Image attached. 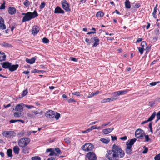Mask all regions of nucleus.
I'll return each mask as SVG.
<instances>
[{
	"instance_id": "obj_1",
	"label": "nucleus",
	"mask_w": 160,
	"mask_h": 160,
	"mask_svg": "<svg viewBox=\"0 0 160 160\" xmlns=\"http://www.w3.org/2000/svg\"><path fill=\"white\" fill-rule=\"evenodd\" d=\"M124 155V152L121 147L114 144L112 147V149L107 151L106 157L109 160H119L120 158L123 157Z\"/></svg>"
},
{
	"instance_id": "obj_2",
	"label": "nucleus",
	"mask_w": 160,
	"mask_h": 160,
	"mask_svg": "<svg viewBox=\"0 0 160 160\" xmlns=\"http://www.w3.org/2000/svg\"><path fill=\"white\" fill-rule=\"evenodd\" d=\"M136 138H134L133 139H131L129 142H126L127 147L125 149V151L127 154L129 155L132 154V147L136 141Z\"/></svg>"
},
{
	"instance_id": "obj_3",
	"label": "nucleus",
	"mask_w": 160,
	"mask_h": 160,
	"mask_svg": "<svg viewBox=\"0 0 160 160\" xmlns=\"http://www.w3.org/2000/svg\"><path fill=\"white\" fill-rule=\"evenodd\" d=\"M38 15V14L35 10L33 12H28L27 13L26 16L23 17L22 22H24L29 21L32 19L36 17Z\"/></svg>"
},
{
	"instance_id": "obj_4",
	"label": "nucleus",
	"mask_w": 160,
	"mask_h": 160,
	"mask_svg": "<svg viewBox=\"0 0 160 160\" xmlns=\"http://www.w3.org/2000/svg\"><path fill=\"white\" fill-rule=\"evenodd\" d=\"M30 141V139L28 138H22L18 141V145L21 147L26 146Z\"/></svg>"
},
{
	"instance_id": "obj_5",
	"label": "nucleus",
	"mask_w": 160,
	"mask_h": 160,
	"mask_svg": "<svg viewBox=\"0 0 160 160\" xmlns=\"http://www.w3.org/2000/svg\"><path fill=\"white\" fill-rule=\"evenodd\" d=\"M94 148V146L90 143H87L82 146V149L85 152L92 151Z\"/></svg>"
},
{
	"instance_id": "obj_6",
	"label": "nucleus",
	"mask_w": 160,
	"mask_h": 160,
	"mask_svg": "<svg viewBox=\"0 0 160 160\" xmlns=\"http://www.w3.org/2000/svg\"><path fill=\"white\" fill-rule=\"evenodd\" d=\"M86 157L89 160H96L97 156L95 153L93 152H89L86 155Z\"/></svg>"
},
{
	"instance_id": "obj_7",
	"label": "nucleus",
	"mask_w": 160,
	"mask_h": 160,
	"mask_svg": "<svg viewBox=\"0 0 160 160\" xmlns=\"http://www.w3.org/2000/svg\"><path fill=\"white\" fill-rule=\"evenodd\" d=\"M142 132H144V131L141 129H137L135 132L136 137L138 138L142 139L143 137Z\"/></svg>"
},
{
	"instance_id": "obj_8",
	"label": "nucleus",
	"mask_w": 160,
	"mask_h": 160,
	"mask_svg": "<svg viewBox=\"0 0 160 160\" xmlns=\"http://www.w3.org/2000/svg\"><path fill=\"white\" fill-rule=\"evenodd\" d=\"M62 5L63 9L67 12H69L71 9L69 8V5L66 0H63L62 3Z\"/></svg>"
},
{
	"instance_id": "obj_9",
	"label": "nucleus",
	"mask_w": 160,
	"mask_h": 160,
	"mask_svg": "<svg viewBox=\"0 0 160 160\" xmlns=\"http://www.w3.org/2000/svg\"><path fill=\"white\" fill-rule=\"evenodd\" d=\"M128 92L127 90H123V91H118L117 92H114L112 93V95L115 96V97H116L118 98V99L119 98L118 96L121 95H124L126 94Z\"/></svg>"
},
{
	"instance_id": "obj_10",
	"label": "nucleus",
	"mask_w": 160,
	"mask_h": 160,
	"mask_svg": "<svg viewBox=\"0 0 160 160\" xmlns=\"http://www.w3.org/2000/svg\"><path fill=\"white\" fill-rule=\"evenodd\" d=\"M45 114L47 118H51L54 117L55 113L53 111L49 110L45 113Z\"/></svg>"
},
{
	"instance_id": "obj_11",
	"label": "nucleus",
	"mask_w": 160,
	"mask_h": 160,
	"mask_svg": "<svg viewBox=\"0 0 160 160\" xmlns=\"http://www.w3.org/2000/svg\"><path fill=\"white\" fill-rule=\"evenodd\" d=\"M118 99V97H115V96H114V97H111L110 98H107L103 99L101 100V102L102 103H106L107 102L115 100Z\"/></svg>"
},
{
	"instance_id": "obj_12",
	"label": "nucleus",
	"mask_w": 160,
	"mask_h": 160,
	"mask_svg": "<svg viewBox=\"0 0 160 160\" xmlns=\"http://www.w3.org/2000/svg\"><path fill=\"white\" fill-rule=\"evenodd\" d=\"M14 133V132L12 131H4L2 132V135L3 136L6 137H11V136H13V135Z\"/></svg>"
},
{
	"instance_id": "obj_13",
	"label": "nucleus",
	"mask_w": 160,
	"mask_h": 160,
	"mask_svg": "<svg viewBox=\"0 0 160 160\" xmlns=\"http://www.w3.org/2000/svg\"><path fill=\"white\" fill-rule=\"evenodd\" d=\"M39 30V28L38 26H33L32 29V34L34 35H35L38 32Z\"/></svg>"
},
{
	"instance_id": "obj_14",
	"label": "nucleus",
	"mask_w": 160,
	"mask_h": 160,
	"mask_svg": "<svg viewBox=\"0 0 160 160\" xmlns=\"http://www.w3.org/2000/svg\"><path fill=\"white\" fill-rule=\"evenodd\" d=\"M2 65V67L5 69L8 68L9 69L10 65L12 64V63L8 62H5L1 63Z\"/></svg>"
},
{
	"instance_id": "obj_15",
	"label": "nucleus",
	"mask_w": 160,
	"mask_h": 160,
	"mask_svg": "<svg viewBox=\"0 0 160 160\" xmlns=\"http://www.w3.org/2000/svg\"><path fill=\"white\" fill-rule=\"evenodd\" d=\"M8 12L11 15L14 14L16 12L15 8L13 7H10L8 8Z\"/></svg>"
},
{
	"instance_id": "obj_16",
	"label": "nucleus",
	"mask_w": 160,
	"mask_h": 160,
	"mask_svg": "<svg viewBox=\"0 0 160 160\" xmlns=\"http://www.w3.org/2000/svg\"><path fill=\"white\" fill-rule=\"evenodd\" d=\"M6 28V26L4 24V20L2 17H0V29L4 30Z\"/></svg>"
},
{
	"instance_id": "obj_17",
	"label": "nucleus",
	"mask_w": 160,
	"mask_h": 160,
	"mask_svg": "<svg viewBox=\"0 0 160 160\" xmlns=\"http://www.w3.org/2000/svg\"><path fill=\"white\" fill-rule=\"evenodd\" d=\"M64 12V11L59 6H57L56 8L54 11L55 13L63 14Z\"/></svg>"
},
{
	"instance_id": "obj_18",
	"label": "nucleus",
	"mask_w": 160,
	"mask_h": 160,
	"mask_svg": "<svg viewBox=\"0 0 160 160\" xmlns=\"http://www.w3.org/2000/svg\"><path fill=\"white\" fill-rule=\"evenodd\" d=\"M19 65L18 64L12 65V64L10 65L9 68V70L11 72H13L17 69L18 68Z\"/></svg>"
},
{
	"instance_id": "obj_19",
	"label": "nucleus",
	"mask_w": 160,
	"mask_h": 160,
	"mask_svg": "<svg viewBox=\"0 0 160 160\" xmlns=\"http://www.w3.org/2000/svg\"><path fill=\"white\" fill-rule=\"evenodd\" d=\"M156 112H153L152 114L150 116V117L148 118V119L147 120L144 121V122H145V123H146L149 122L151 121L152 120H153L154 119L156 116Z\"/></svg>"
},
{
	"instance_id": "obj_20",
	"label": "nucleus",
	"mask_w": 160,
	"mask_h": 160,
	"mask_svg": "<svg viewBox=\"0 0 160 160\" xmlns=\"http://www.w3.org/2000/svg\"><path fill=\"white\" fill-rule=\"evenodd\" d=\"M114 130V128H110L107 129H105L103 130L102 132L104 134H108Z\"/></svg>"
},
{
	"instance_id": "obj_21",
	"label": "nucleus",
	"mask_w": 160,
	"mask_h": 160,
	"mask_svg": "<svg viewBox=\"0 0 160 160\" xmlns=\"http://www.w3.org/2000/svg\"><path fill=\"white\" fill-rule=\"evenodd\" d=\"M15 109L16 111L21 112L23 110V107L20 104H18L16 106Z\"/></svg>"
},
{
	"instance_id": "obj_22",
	"label": "nucleus",
	"mask_w": 160,
	"mask_h": 160,
	"mask_svg": "<svg viewBox=\"0 0 160 160\" xmlns=\"http://www.w3.org/2000/svg\"><path fill=\"white\" fill-rule=\"evenodd\" d=\"M22 148V152L23 153L25 154L28 153H29V151L30 149L29 147L26 146Z\"/></svg>"
},
{
	"instance_id": "obj_23",
	"label": "nucleus",
	"mask_w": 160,
	"mask_h": 160,
	"mask_svg": "<svg viewBox=\"0 0 160 160\" xmlns=\"http://www.w3.org/2000/svg\"><path fill=\"white\" fill-rule=\"evenodd\" d=\"M35 60L36 58L35 57H32L31 59L26 58L25 61L27 63L32 64L35 62Z\"/></svg>"
},
{
	"instance_id": "obj_24",
	"label": "nucleus",
	"mask_w": 160,
	"mask_h": 160,
	"mask_svg": "<svg viewBox=\"0 0 160 160\" xmlns=\"http://www.w3.org/2000/svg\"><path fill=\"white\" fill-rule=\"evenodd\" d=\"M0 45L5 48H9L12 46L11 45L5 42H3L0 44Z\"/></svg>"
},
{
	"instance_id": "obj_25",
	"label": "nucleus",
	"mask_w": 160,
	"mask_h": 160,
	"mask_svg": "<svg viewBox=\"0 0 160 160\" xmlns=\"http://www.w3.org/2000/svg\"><path fill=\"white\" fill-rule=\"evenodd\" d=\"M19 148L18 146H15L13 148V152L16 154H19Z\"/></svg>"
},
{
	"instance_id": "obj_26",
	"label": "nucleus",
	"mask_w": 160,
	"mask_h": 160,
	"mask_svg": "<svg viewBox=\"0 0 160 160\" xmlns=\"http://www.w3.org/2000/svg\"><path fill=\"white\" fill-rule=\"evenodd\" d=\"M100 141L103 143L107 144H108L110 141L109 138H107V139H105L104 138H102L100 139Z\"/></svg>"
},
{
	"instance_id": "obj_27",
	"label": "nucleus",
	"mask_w": 160,
	"mask_h": 160,
	"mask_svg": "<svg viewBox=\"0 0 160 160\" xmlns=\"http://www.w3.org/2000/svg\"><path fill=\"white\" fill-rule=\"evenodd\" d=\"M125 8L128 9H130L131 8V5L129 1L126 0L125 2Z\"/></svg>"
},
{
	"instance_id": "obj_28",
	"label": "nucleus",
	"mask_w": 160,
	"mask_h": 160,
	"mask_svg": "<svg viewBox=\"0 0 160 160\" xmlns=\"http://www.w3.org/2000/svg\"><path fill=\"white\" fill-rule=\"evenodd\" d=\"M99 40L98 38L96 37V38L95 39L94 42V43L93 45L92 46L93 47H96L99 44Z\"/></svg>"
},
{
	"instance_id": "obj_29",
	"label": "nucleus",
	"mask_w": 160,
	"mask_h": 160,
	"mask_svg": "<svg viewBox=\"0 0 160 160\" xmlns=\"http://www.w3.org/2000/svg\"><path fill=\"white\" fill-rule=\"evenodd\" d=\"M157 5H156L155 7L154 8V11L152 12V15L153 18H157V16L156 15L157 10Z\"/></svg>"
},
{
	"instance_id": "obj_30",
	"label": "nucleus",
	"mask_w": 160,
	"mask_h": 160,
	"mask_svg": "<svg viewBox=\"0 0 160 160\" xmlns=\"http://www.w3.org/2000/svg\"><path fill=\"white\" fill-rule=\"evenodd\" d=\"M6 58V56L4 52H2V54H0V61L5 60Z\"/></svg>"
},
{
	"instance_id": "obj_31",
	"label": "nucleus",
	"mask_w": 160,
	"mask_h": 160,
	"mask_svg": "<svg viewBox=\"0 0 160 160\" xmlns=\"http://www.w3.org/2000/svg\"><path fill=\"white\" fill-rule=\"evenodd\" d=\"M141 46L143 48H144V47L146 46V49H147V48H148V49L147 50L148 51H149L151 48H148V47H147L146 43L145 41H142L141 43Z\"/></svg>"
},
{
	"instance_id": "obj_32",
	"label": "nucleus",
	"mask_w": 160,
	"mask_h": 160,
	"mask_svg": "<svg viewBox=\"0 0 160 160\" xmlns=\"http://www.w3.org/2000/svg\"><path fill=\"white\" fill-rule=\"evenodd\" d=\"M7 154L8 157L12 158V150L11 149H8L7 151Z\"/></svg>"
},
{
	"instance_id": "obj_33",
	"label": "nucleus",
	"mask_w": 160,
	"mask_h": 160,
	"mask_svg": "<svg viewBox=\"0 0 160 160\" xmlns=\"http://www.w3.org/2000/svg\"><path fill=\"white\" fill-rule=\"evenodd\" d=\"M99 92L98 91H97L95 92H92L91 94H89L88 96H87L88 98H91L95 95L98 94Z\"/></svg>"
},
{
	"instance_id": "obj_34",
	"label": "nucleus",
	"mask_w": 160,
	"mask_h": 160,
	"mask_svg": "<svg viewBox=\"0 0 160 160\" xmlns=\"http://www.w3.org/2000/svg\"><path fill=\"white\" fill-rule=\"evenodd\" d=\"M104 15V13L102 11L98 12L96 14V16L98 18H100L103 16Z\"/></svg>"
},
{
	"instance_id": "obj_35",
	"label": "nucleus",
	"mask_w": 160,
	"mask_h": 160,
	"mask_svg": "<svg viewBox=\"0 0 160 160\" xmlns=\"http://www.w3.org/2000/svg\"><path fill=\"white\" fill-rule=\"evenodd\" d=\"M31 4V2L28 0H25L23 2V4L26 7H28Z\"/></svg>"
},
{
	"instance_id": "obj_36",
	"label": "nucleus",
	"mask_w": 160,
	"mask_h": 160,
	"mask_svg": "<svg viewBox=\"0 0 160 160\" xmlns=\"http://www.w3.org/2000/svg\"><path fill=\"white\" fill-rule=\"evenodd\" d=\"M32 113L34 114L35 115H37L38 114H39L40 115H42V111H41L40 112H39L38 110H33Z\"/></svg>"
},
{
	"instance_id": "obj_37",
	"label": "nucleus",
	"mask_w": 160,
	"mask_h": 160,
	"mask_svg": "<svg viewBox=\"0 0 160 160\" xmlns=\"http://www.w3.org/2000/svg\"><path fill=\"white\" fill-rule=\"evenodd\" d=\"M60 114L57 112H56L54 116L55 118L57 120H58L60 117Z\"/></svg>"
},
{
	"instance_id": "obj_38",
	"label": "nucleus",
	"mask_w": 160,
	"mask_h": 160,
	"mask_svg": "<svg viewBox=\"0 0 160 160\" xmlns=\"http://www.w3.org/2000/svg\"><path fill=\"white\" fill-rule=\"evenodd\" d=\"M42 42L45 43H49V40L48 39L46 38H44L42 39Z\"/></svg>"
},
{
	"instance_id": "obj_39",
	"label": "nucleus",
	"mask_w": 160,
	"mask_h": 160,
	"mask_svg": "<svg viewBox=\"0 0 160 160\" xmlns=\"http://www.w3.org/2000/svg\"><path fill=\"white\" fill-rule=\"evenodd\" d=\"M64 140L65 142L67 144H69L71 142L70 139L68 137H67L65 138Z\"/></svg>"
},
{
	"instance_id": "obj_40",
	"label": "nucleus",
	"mask_w": 160,
	"mask_h": 160,
	"mask_svg": "<svg viewBox=\"0 0 160 160\" xmlns=\"http://www.w3.org/2000/svg\"><path fill=\"white\" fill-rule=\"evenodd\" d=\"M45 71L42 70H37L36 69H34L32 71V72L33 73H36V72H45Z\"/></svg>"
},
{
	"instance_id": "obj_41",
	"label": "nucleus",
	"mask_w": 160,
	"mask_h": 160,
	"mask_svg": "<svg viewBox=\"0 0 160 160\" xmlns=\"http://www.w3.org/2000/svg\"><path fill=\"white\" fill-rule=\"evenodd\" d=\"M13 115L14 117L18 118L20 117L21 113L20 112H15Z\"/></svg>"
},
{
	"instance_id": "obj_42",
	"label": "nucleus",
	"mask_w": 160,
	"mask_h": 160,
	"mask_svg": "<svg viewBox=\"0 0 160 160\" xmlns=\"http://www.w3.org/2000/svg\"><path fill=\"white\" fill-rule=\"evenodd\" d=\"M144 136L145 138V139L144 141L145 142H149L151 141V139L149 138L148 135H144Z\"/></svg>"
},
{
	"instance_id": "obj_43",
	"label": "nucleus",
	"mask_w": 160,
	"mask_h": 160,
	"mask_svg": "<svg viewBox=\"0 0 160 160\" xmlns=\"http://www.w3.org/2000/svg\"><path fill=\"white\" fill-rule=\"evenodd\" d=\"M32 160H41V158L39 156H35L32 158Z\"/></svg>"
},
{
	"instance_id": "obj_44",
	"label": "nucleus",
	"mask_w": 160,
	"mask_h": 160,
	"mask_svg": "<svg viewBox=\"0 0 160 160\" xmlns=\"http://www.w3.org/2000/svg\"><path fill=\"white\" fill-rule=\"evenodd\" d=\"M23 106L24 107H26L28 109H31V108H34V107L32 105H26V104H23Z\"/></svg>"
},
{
	"instance_id": "obj_45",
	"label": "nucleus",
	"mask_w": 160,
	"mask_h": 160,
	"mask_svg": "<svg viewBox=\"0 0 160 160\" xmlns=\"http://www.w3.org/2000/svg\"><path fill=\"white\" fill-rule=\"evenodd\" d=\"M138 49L139 51V52L141 54H142L143 53V50H145L144 48H140L138 47Z\"/></svg>"
},
{
	"instance_id": "obj_46",
	"label": "nucleus",
	"mask_w": 160,
	"mask_h": 160,
	"mask_svg": "<svg viewBox=\"0 0 160 160\" xmlns=\"http://www.w3.org/2000/svg\"><path fill=\"white\" fill-rule=\"evenodd\" d=\"M45 4H46L44 2H42L39 6L40 8L41 9H42L45 7Z\"/></svg>"
},
{
	"instance_id": "obj_47",
	"label": "nucleus",
	"mask_w": 160,
	"mask_h": 160,
	"mask_svg": "<svg viewBox=\"0 0 160 160\" xmlns=\"http://www.w3.org/2000/svg\"><path fill=\"white\" fill-rule=\"evenodd\" d=\"M28 93V89H26V90H24L23 91L22 93V96H26L27 94Z\"/></svg>"
},
{
	"instance_id": "obj_48",
	"label": "nucleus",
	"mask_w": 160,
	"mask_h": 160,
	"mask_svg": "<svg viewBox=\"0 0 160 160\" xmlns=\"http://www.w3.org/2000/svg\"><path fill=\"white\" fill-rule=\"evenodd\" d=\"M154 158L155 160H160V153L156 155Z\"/></svg>"
},
{
	"instance_id": "obj_49",
	"label": "nucleus",
	"mask_w": 160,
	"mask_h": 160,
	"mask_svg": "<svg viewBox=\"0 0 160 160\" xmlns=\"http://www.w3.org/2000/svg\"><path fill=\"white\" fill-rule=\"evenodd\" d=\"M55 151L58 154H60L61 153V151L60 149L58 148H55Z\"/></svg>"
},
{
	"instance_id": "obj_50",
	"label": "nucleus",
	"mask_w": 160,
	"mask_h": 160,
	"mask_svg": "<svg viewBox=\"0 0 160 160\" xmlns=\"http://www.w3.org/2000/svg\"><path fill=\"white\" fill-rule=\"evenodd\" d=\"M143 148L144 149L142 153L143 154H145L148 152V149L145 146L143 147Z\"/></svg>"
},
{
	"instance_id": "obj_51",
	"label": "nucleus",
	"mask_w": 160,
	"mask_h": 160,
	"mask_svg": "<svg viewBox=\"0 0 160 160\" xmlns=\"http://www.w3.org/2000/svg\"><path fill=\"white\" fill-rule=\"evenodd\" d=\"M24 132L22 131L20 132H18V135L19 137L23 136H24Z\"/></svg>"
},
{
	"instance_id": "obj_52",
	"label": "nucleus",
	"mask_w": 160,
	"mask_h": 160,
	"mask_svg": "<svg viewBox=\"0 0 160 160\" xmlns=\"http://www.w3.org/2000/svg\"><path fill=\"white\" fill-rule=\"evenodd\" d=\"M27 116L28 117L31 118H33L35 117L34 115L31 113H27Z\"/></svg>"
},
{
	"instance_id": "obj_53",
	"label": "nucleus",
	"mask_w": 160,
	"mask_h": 160,
	"mask_svg": "<svg viewBox=\"0 0 160 160\" xmlns=\"http://www.w3.org/2000/svg\"><path fill=\"white\" fill-rule=\"evenodd\" d=\"M160 82V81L152 82L150 83V85L151 86H153L159 83Z\"/></svg>"
},
{
	"instance_id": "obj_54",
	"label": "nucleus",
	"mask_w": 160,
	"mask_h": 160,
	"mask_svg": "<svg viewBox=\"0 0 160 160\" xmlns=\"http://www.w3.org/2000/svg\"><path fill=\"white\" fill-rule=\"evenodd\" d=\"M68 101L69 103H70L73 102H76V101L74 99H72L71 98H70V99H68Z\"/></svg>"
},
{
	"instance_id": "obj_55",
	"label": "nucleus",
	"mask_w": 160,
	"mask_h": 160,
	"mask_svg": "<svg viewBox=\"0 0 160 160\" xmlns=\"http://www.w3.org/2000/svg\"><path fill=\"white\" fill-rule=\"evenodd\" d=\"M90 131V130L89 129V128L87 129L85 131H82L81 132L83 133H86Z\"/></svg>"
},
{
	"instance_id": "obj_56",
	"label": "nucleus",
	"mask_w": 160,
	"mask_h": 160,
	"mask_svg": "<svg viewBox=\"0 0 160 160\" xmlns=\"http://www.w3.org/2000/svg\"><path fill=\"white\" fill-rule=\"evenodd\" d=\"M155 104V101H150L149 102V105L151 107L153 106Z\"/></svg>"
},
{
	"instance_id": "obj_57",
	"label": "nucleus",
	"mask_w": 160,
	"mask_h": 160,
	"mask_svg": "<svg viewBox=\"0 0 160 160\" xmlns=\"http://www.w3.org/2000/svg\"><path fill=\"white\" fill-rule=\"evenodd\" d=\"M72 94L74 95L77 96H80V93L78 92H76L72 93Z\"/></svg>"
},
{
	"instance_id": "obj_58",
	"label": "nucleus",
	"mask_w": 160,
	"mask_h": 160,
	"mask_svg": "<svg viewBox=\"0 0 160 160\" xmlns=\"http://www.w3.org/2000/svg\"><path fill=\"white\" fill-rule=\"evenodd\" d=\"M89 128V129L91 131L93 129H97V127L96 125H94V126H91L90 128Z\"/></svg>"
},
{
	"instance_id": "obj_59",
	"label": "nucleus",
	"mask_w": 160,
	"mask_h": 160,
	"mask_svg": "<svg viewBox=\"0 0 160 160\" xmlns=\"http://www.w3.org/2000/svg\"><path fill=\"white\" fill-rule=\"evenodd\" d=\"M85 41L88 45H89L91 43V42H90V40L87 38L86 39Z\"/></svg>"
},
{
	"instance_id": "obj_60",
	"label": "nucleus",
	"mask_w": 160,
	"mask_h": 160,
	"mask_svg": "<svg viewBox=\"0 0 160 160\" xmlns=\"http://www.w3.org/2000/svg\"><path fill=\"white\" fill-rule=\"evenodd\" d=\"M69 60L73 61L74 62H77L78 61V60L77 59L74 58L73 57H70L69 58Z\"/></svg>"
},
{
	"instance_id": "obj_61",
	"label": "nucleus",
	"mask_w": 160,
	"mask_h": 160,
	"mask_svg": "<svg viewBox=\"0 0 160 160\" xmlns=\"http://www.w3.org/2000/svg\"><path fill=\"white\" fill-rule=\"evenodd\" d=\"M54 155H56V154L55 153L54 151L52 150L51 151L50 153L49 154V156H52Z\"/></svg>"
},
{
	"instance_id": "obj_62",
	"label": "nucleus",
	"mask_w": 160,
	"mask_h": 160,
	"mask_svg": "<svg viewBox=\"0 0 160 160\" xmlns=\"http://www.w3.org/2000/svg\"><path fill=\"white\" fill-rule=\"evenodd\" d=\"M5 3H4L3 4H2L0 7V9H4L5 8Z\"/></svg>"
},
{
	"instance_id": "obj_63",
	"label": "nucleus",
	"mask_w": 160,
	"mask_h": 160,
	"mask_svg": "<svg viewBox=\"0 0 160 160\" xmlns=\"http://www.w3.org/2000/svg\"><path fill=\"white\" fill-rule=\"evenodd\" d=\"M155 33L156 35L159 34V30L158 29H156L155 31Z\"/></svg>"
},
{
	"instance_id": "obj_64",
	"label": "nucleus",
	"mask_w": 160,
	"mask_h": 160,
	"mask_svg": "<svg viewBox=\"0 0 160 160\" xmlns=\"http://www.w3.org/2000/svg\"><path fill=\"white\" fill-rule=\"evenodd\" d=\"M120 139L122 140H125L127 139V137L125 136L123 137H120Z\"/></svg>"
}]
</instances>
